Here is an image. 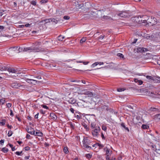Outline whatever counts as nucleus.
<instances>
[{"label":"nucleus","mask_w":160,"mask_h":160,"mask_svg":"<svg viewBox=\"0 0 160 160\" xmlns=\"http://www.w3.org/2000/svg\"><path fill=\"white\" fill-rule=\"evenodd\" d=\"M8 70L9 72L15 73L17 71L13 68L9 67H5L2 65L1 63H0V71Z\"/></svg>","instance_id":"f257e3e1"},{"label":"nucleus","mask_w":160,"mask_h":160,"mask_svg":"<svg viewBox=\"0 0 160 160\" xmlns=\"http://www.w3.org/2000/svg\"><path fill=\"white\" fill-rule=\"evenodd\" d=\"M91 143V141L88 139V137H84L82 141V143L84 148L88 150H90L91 148V147L88 146V145H90Z\"/></svg>","instance_id":"f03ea898"},{"label":"nucleus","mask_w":160,"mask_h":160,"mask_svg":"<svg viewBox=\"0 0 160 160\" xmlns=\"http://www.w3.org/2000/svg\"><path fill=\"white\" fill-rule=\"evenodd\" d=\"M23 51L24 52H39L41 51V49L40 48L35 47H31L23 48Z\"/></svg>","instance_id":"7ed1b4c3"},{"label":"nucleus","mask_w":160,"mask_h":160,"mask_svg":"<svg viewBox=\"0 0 160 160\" xmlns=\"http://www.w3.org/2000/svg\"><path fill=\"white\" fill-rule=\"evenodd\" d=\"M100 128L98 126H97L92 131V133L94 137H97L99 135V133L100 132Z\"/></svg>","instance_id":"20e7f679"},{"label":"nucleus","mask_w":160,"mask_h":160,"mask_svg":"<svg viewBox=\"0 0 160 160\" xmlns=\"http://www.w3.org/2000/svg\"><path fill=\"white\" fill-rule=\"evenodd\" d=\"M11 87L15 88H22L23 86L21 85L19 83H18L17 82H12L11 83Z\"/></svg>","instance_id":"39448f33"},{"label":"nucleus","mask_w":160,"mask_h":160,"mask_svg":"<svg viewBox=\"0 0 160 160\" xmlns=\"http://www.w3.org/2000/svg\"><path fill=\"white\" fill-rule=\"evenodd\" d=\"M118 15L123 18L129 17L130 16L129 13L126 11L123 12L118 14Z\"/></svg>","instance_id":"423d86ee"},{"label":"nucleus","mask_w":160,"mask_h":160,"mask_svg":"<svg viewBox=\"0 0 160 160\" xmlns=\"http://www.w3.org/2000/svg\"><path fill=\"white\" fill-rule=\"evenodd\" d=\"M27 132L31 135H35V131L33 128L30 127L26 128Z\"/></svg>","instance_id":"0eeeda50"},{"label":"nucleus","mask_w":160,"mask_h":160,"mask_svg":"<svg viewBox=\"0 0 160 160\" xmlns=\"http://www.w3.org/2000/svg\"><path fill=\"white\" fill-rule=\"evenodd\" d=\"M138 52H145L148 51V48H144L139 47L137 48Z\"/></svg>","instance_id":"6e6552de"},{"label":"nucleus","mask_w":160,"mask_h":160,"mask_svg":"<svg viewBox=\"0 0 160 160\" xmlns=\"http://www.w3.org/2000/svg\"><path fill=\"white\" fill-rule=\"evenodd\" d=\"M49 117H50V119H52L54 121L56 120L57 118V116L53 113H50Z\"/></svg>","instance_id":"1a4fd4ad"},{"label":"nucleus","mask_w":160,"mask_h":160,"mask_svg":"<svg viewBox=\"0 0 160 160\" xmlns=\"http://www.w3.org/2000/svg\"><path fill=\"white\" fill-rule=\"evenodd\" d=\"M104 150L106 152L105 155H111L112 154V151L107 147H105L104 148Z\"/></svg>","instance_id":"9d476101"},{"label":"nucleus","mask_w":160,"mask_h":160,"mask_svg":"<svg viewBox=\"0 0 160 160\" xmlns=\"http://www.w3.org/2000/svg\"><path fill=\"white\" fill-rule=\"evenodd\" d=\"M144 37H145L144 38L147 39L152 40L154 39V36L152 35L150 36L149 35L147 34L144 35Z\"/></svg>","instance_id":"9b49d317"},{"label":"nucleus","mask_w":160,"mask_h":160,"mask_svg":"<svg viewBox=\"0 0 160 160\" xmlns=\"http://www.w3.org/2000/svg\"><path fill=\"white\" fill-rule=\"evenodd\" d=\"M82 93L85 95H88L89 97H92L93 96L92 93L89 91H86Z\"/></svg>","instance_id":"f8f14e48"},{"label":"nucleus","mask_w":160,"mask_h":160,"mask_svg":"<svg viewBox=\"0 0 160 160\" xmlns=\"http://www.w3.org/2000/svg\"><path fill=\"white\" fill-rule=\"evenodd\" d=\"M69 103L73 104L75 103L76 102V100L75 99L73 98H70L69 100L68 101Z\"/></svg>","instance_id":"ddd939ff"},{"label":"nucleus","mask_w":160,"mask_h":160,"mask_svg":"<svg viewBox=\"0 0 160 160\" xmlns=\"http://www.w3.org/2000/svg\"><path fill=\"white\" fill-rule=\"evenodd\" d=\"M148 79V81L151 82L152 81L154 80L153 77L150 76H147L146 77Z\"/></svg>","instance_id":"4468645a"},{"label":"nucleus","mask_w":160,"mask_h":160,"mask_svg":"<svg viewBox=\"0 0 160 160\" xmlns=\"http://www.w3.org/2000/svg\"><path fill=\"white\" fill-rule=\"evenodd\" d=\"M35 136H38L40 137H42L43 135V134L42 132H40L39 131H38V132L36 131L35 133Z\"/></svg>","instance_id":"2eb2a0df"},{"label":"nucleus","mask_w":160,"mask_h":160,"mask_svg":"<svg viewBox=\"0 0 160 160\" xmlns=\"http://www.w3.org/2000/svg\"><path fill=\"white\" fill-rule=\"evenodd\" d=\"M18 47L17 46L14 47H12L10 48L9 49L11 51H16L17 52H18Z\"/></svg>","instance_id":"dca6fc26"},{"label":"nucleus","mask_w":160,"mask_h":160,"mask_svg":"<svg viewBox=\"0 0 160 160\" xmlns=\"http://www.w3.org/2000/svg\"><path fill=\"white\" fill-rule=\"evenodd\" d=\"M141 32L140 31L138 30L135 33V35L137 37L138 36V37H141L142 36V34L141 33Z\"/></svg>","instance_id":"f3484780"},{"label":"nucleus","mask_w":160,"mask_h":160,"mask_svg":"<svg viewBox=\"0 0 160 160\" xmlns=\"http://www.w3.org/2000/svg\"><path fill=\"white\" fill-rule=\"evenodd\" d=\"M121 125L122 127H123L125 130L127 131L128 132H129V130L128 128L125 126L124 123H123V122L121 124Z\"/></svg>","instance_id":"a211bd4d"},{"label":"nucleus","mask_w":160,"mask_h":160,"mask_svg":"<svg viewBox=\"0 0 160 160\" xmlns=\"http://www.w3.org/2000/svg\"><path fill=\"white\" fill-rule=\"evenodd\" d=\"M102 109L103 111H107L108 110V106L104 105L102 106Z\"/></svg>","instance_id":"6ab92c4d"},{"label":"nucleus","mask_w":160,"mask_h":160,"mask_svg":"<svg viewBox=\"0 0 160 160\" xmlns=\"http://www.w3.org/2000/svg\"><path fill=\"white\" fill-rule=\"evenodd\" d=\"M134 81L135 82H138V84L139 85H141L143 83L142 81L141 80H138V79H135L134 80Z\"/></svg>","instance_id":"aec40b11"},{"label":"nucleus","mask_w":160,"mask_h":160,"mask_svg":"<svg viewBox=\"0 0 160 160\" xmlns=\"http://www.w3.org/2000/svg\"><path fill=\"white\" fill-rule=\"evenodd\" d=\"M76 62L78 63H82L84 65H86L88 64L89 63V62H83L82 61H77Z\"/></svg>","instance_id":"412c9836"},{"label":"nucleus","mask_w":160,"mask_h":160,"mask_svg":"<svg viewBox=\"0 0 160 160\" xmlns=\"http://www.w3.org/2000/svg\"><path fill=\"white\" fill-rule=\"evenodd\" d=\"M149 128V126L147 125L143 124L142 126V128L144 129H147Z\"/></svg>","instance_id":"4be33fe9"},{"label":"nucleus","mask_w":160,"mask_h":160,"mask_svg":"<svg viewBox=\"0 0 160 160\" xmlns=\"http://www.w3.org/2000/svg\"><path fill=\"white\" fill-rule=\"evenodd\" d=\"M1 151L4 153H6L8 151V149L6 148H2Z\"/></svg>","instance_id":"5701e85b"},{"label":"nucleus","mask_w":160,"mask_h":160,"mask_svg":"<svg viewBox=\"0 0 160 160\" xmlns=\"http://www.w3.org/2000/svg\"><path fill=\"white\" fill-rule=\"evenodd\" d=\"M63 12L61 11H57L56 12V14L59 15H62L63 14Z\"/></svg>","instance_id":"b1692460"},{"label":"nucleus","mask_w":160,"mask_h":160,"mask_svg":"<svg viewBox=\"0 0 160 160\" xmlns=\"http://www.w3.org/2000/svg\"><path fill=\"white\" fill-rule=\"evenodd\" d=\"M55 20V19H52V20H51V19H46L45 20V22L46 23H47L48 22H50L53 21L54 22Z\"/></svg>","instance_id":"393cba45"},{"label":"nucleus","mask_w":160,"mask_h":160,"mask_svg":"<svg viewBox=\"0 0 160 160\" xmlns=\"http://www.w3.org/2000/svg\"><path fill=\"white\" fill-rule=\"evenodd\" d=\"M85 156L86 158L88 159L91 158H92V155L89 153L87 154Z\"/></svg>","instance_id":"a878e982"},{"label":"nucleus","mask_w":160,"mask_h":160,"mask_svg":"<svg viewBox=\"0 0 160 160\" xmlns=\"http://www.w3.org/2000/svg\"><path fill=\"white\" fill-rule=\"evenodd\" d=\"M117 56L118 57L122 58H124V55L122 54L121 53H118V54H117Z\"/></svg>","instance_id":"bb28decb"},{"label":"nucleus","mask_w":160,"mask_h":160,"mask_svg":"<svg viewBox=\"0 0 160 160\" xmlns=\"http://www.w3.org/2000/svg\"><path fill=\"white\" fill-rule=\"evenodd\" d=\"M64 38V37L60 35L58 37V40H62Z\"/></svg>","instance_id":"cd10ccee"},{"label":"nucleus","mask_w":160,"mask_h":160,"mask_svg":"<svg viewBox=\"0 0 160 160\" xmlns=\"http://www.w3.org/2000/svg\"><path fill=\"white\" fill-rule=\"evenodd\" d=\"M5 119H2V122H0V125H1L2 126H4L5 124Z\"/></svg>","instance_id":"c85d7f7f"},{"label":"nucleus","mask_w":160,"mask_h":160,"mask_svg":"<svg viewBox=\"0 0 160 160\" xmlns=\"http://www.w3.org/2000/svg\"><path fill=\"white\" fill-rule=\"evenodd\" d=\"M18 52H17V53H19L22 51H23V48H21L18 47Z\"/></svg>","instance_id":"c756f323"},{"label":"nucleus","mask_w":160,"mask_h":160,"mask_svg":"<svg viewBox=\"0 0 160 160\" xmlns=\"http://www.w3.org/2000/svg\"><path fill=\"white\" fill-rule=\"evenodd\" d=\"M26 81L30 83H31V82L33 81V79H30L27 78L26 80Z\"/></svg>","instance_id":"7c9ffc66"},{"label":"nucleus","mask_w":160,"mask_h":160,"mask_svg":"<svg viewBox=\"0 0 160 160\" xmlns=\"http://www.w3.org/2000/svg\"><path fill=\"white\" fill-rule=\"evenodd\" d=\"M12 134V132L11 130H9L8 133V137H10L11 136Z\"/></svg>","instance_id":"2f4dec72"},{"label":"nucleus","mask_w":160,"mask_h":160,"mask_svg":"<svg viewBox=\"0 0 160 160\" xmlns=\"http://www.w3.org/2000/svg\"><path fill=\"white\" fill-rule=\"evenodd\" d=\"M138 22L139 23H145L146 22V20H143V21H142V19L140 20V19H139V20L138 21Z\"/></svg>","instance_id":"473e14b6"},{"label":"nucleus","mask_w":160,"mask_h":160,"mask_svg":"<svg viewBox=\"0 0 160 160\" xmlns=\"http://www.w3.org/2000/svg\"><path fill=\"white\" fill-rule=\"evenodd\" d=\"M63 151L65 153H67L68 152L67 148L64 147L63 149Z\"/></svg>","instance_id":"72a5a7b5"},{"label":"nucleus","mask_w":160,"mask_h":160,"mask_svg":"<svg viewBox=\"0 0 160 160\" xmlns=\"http://www.w3.org/2000/svg\"><path fill=\"white\" fill-rule=\"evenodd\" d=\"M5 102V101L4 99H2L0 100V104L2 105Z\"/></svg>","instance_id":"f704fd0d"},{"label":"nucleus","mask_w":160,"mask_h":160,"mask_svg":"<svg viewBox=\"0 0 160 160\" xmlns=\"http://www.w3.org/2000/svg\"><path fill=\"white\" fill-rule=\"evenodd\" d=\"M96 125L93 123H92L91 124V127L92 128L94 129L96 126H95Z\"/></svg>","instance_id":"c9c22d12"},{"label":"nucleus","mask_w":160,"mask_h":160,"mask_svg":"<svg viewBox=\"0 0 160 160\" xmlns=\"http://www.w3.org/2000/svg\"><path fill=\"white\" fill-rule=\"evenodd\" d=\"M98 65V62H95L93 63L92 65H91V66L92 67H94L95 66H97V65Z\"/></svg>","instance_id":"e433bc0d"},{"label":"nucleus","mask_w":160,"mask_h":160,"mask_svg":"<svg viewBox=\"0 0 160 160\" xmlns=\"http://www.w3.org/2000/svg\"><path fill=\"white\" fill-rule=\"evenodd\" d=\"M38 82L37 80L35 79H33V81L31 82V83L32 84H35L36 83H37Z\"/></svg>","instance_id":"4c0bfd02"},{"label":"nucleus","mask_w":160,"mask_h":160,"mask_svg":"<svg viewBox=\"0 0 160 160\" xmlns=\"http://www.w3.org/2000/svg\"><path fill=\"white\" fill-rule=\"evenodd\" d=\"M158 110L157 108H151L150 109V110L151 111H156Z\"/></svg>","instance_id":"58836bf2"},{"label":"nucleus","mask_w":160,"mask_h":160,"mask_svg":"<svg viewBox=\"0 0 160 160\" xmlns=\"http://www.w3.org/2000/svg\"><path fill=\"white\" fill-rule=\"evenodd\" d=\"M155 118L159 120L160 119V114L156 115L155 116Z\"/></svg>","instance_id":"ea45409f"},{"label":"nucleus","mask_w":160,"mask_h":160,"mask_svg":"<svg viewBox=\"0 0 160 160\" xmlns=\"http://www.w3.org/2000/svg\"><path fill=\"white\" fill-rule=\"evenodd\" d=\"M106 155V160H111L110 159V156H111L110 155Z\"/></svg>","instance_id":"a19ab883"},{"label":"nucleus","mask_w":160,"mask_h":160,"mask_svg":"<svg viewBox=\"0 0 160 160\" xmlns=\"http://www.w3.org/2000/svg\"><path fill=\"white\" fill-rule=\"evenodd\" d=\"M124 89L123 88H118L117 89L118 91L119 92L123 91H124Z\"/></svg>","instance_id":"79ce46f5"},{"label":"nucleus","mask_w":160,"mask_h":160,"mask_svg":"<svg viewBox=\"0 0 160 160\" xmlns=\"http://www.w3.org/2000/svg\"><path fill=\"white\" fill-rule=\"evenodd\" d=\"M102 129L104 131H106L107 130V127L104 125H102Z\"/></svg>","instance_id":"37998d69"},{"label":"nucleus","mask_w":160,"mask_h":160,"mask_svg":"<svg viewBox=\"0 0 160 160\" xmlns=\"http://www.w3.org/2000/svg\"><path fill=\"white\" fill-rule=\"evenodd\" d=\"M40 113L42 114H44L45 113V111L42 109H41L40 112Z\"/></svg>","instance_id":"c03bdc74"},{"label":"nucleus","mask_w":160,"mask_h":160,"mask_svg":"<svg viewBox=\"0 0 160 160\" xmlns=\"http://www.w3.org/2000/svg\"><path fill=\"white\" fill-rule=\"evenodd\" d=\"M63 18L65 20H68L70 18V17L68 16H65L63 17Z\"/></svg>","instance_id":"a18cd8bd"},{"label":"nucleus","mask_w":160,"mask_h":160,"mask_svg":"<svg viewBox=\"0 0 160 160\" xmlns=\"http://www.w3.org/2000/svg\"><path fill=\"white\" fill-rule=\"evenodd\" d=\"M31 4L34 5H35L36 4V2L35 1H32L31 2Z\"/></svg>","instance_id":"49530a36"},{"label":"nucleus","mask_w":160,"mask_h":160,"mask_svg":"<svg viewBox=\"0 0 160 160\" xmlns=\"http://www.w3.org/2000/svg\"><path fill=\"white\" fill-rule=\"evenodd\" d=\"M41 106L43 108L46 109H48V108L46 105H42Z\"/></svg>","instance_id":"de8ad7c7"},{"label":"nucleus","mask_w":160,"mask_h":160,"mask_svg":"<svg viewBox=\"0 0 160 160\" xmlns=\"http://www.w3.org/2000/svg\"><path fill=\"white\" fill-rule=\"evenodd\" d=\"M22 153V151L20 152H15V153L18 155H20Z\"/></svg>","instance_id":"09e8293b"},{"label":"nucleus","mask_w":160,"mask_h":160,"mask_svg":"<svg viewBox=\"0 0 160 160\" xmlns=\"http://www.w3.org/2000/svg\"><path fill=\"white\" fill-rule=\"evenodd\" d=\"M24 148L25 151H28L30 150V148L28 146H27L25 147Z\"/></svg>","instance_id":"8fccbe9b"},{"label":"nucleus","mask_w":160,"mask_h":160,"mask_svg":"<svg viewBox=\"0 0 160 160\" xmlns=\"http://www.w3.org/2000/svg\"><path fill=\"white\" fill-rule=\"evenodd\" d=\"M70 127L72 129H74V125L72 123H71L70 125Z\"/></svg>","instance_id":"3c124183"},{"label":"nucleus","mask_w":160,"mask_h":160,"mask_svg":"<svg viewBox=\"0 0 160 160\" xmlns=\"http://www.w3.org/2000/svg\"><path fill=\"white\" fill-rule=\"evenodd\" d=\"M98 146L100 148H102L103 147V146L102 144H101L99 143H98Z\"/></svg>","instance_id":"603ef678"},{"label":"nucleus","mask_w":160,"mask_h":160,"mask_svg":"<svg viewBox=\"0 0 160 160\" xmlns=\"http://www.w3.org/2000/svg\"><path fill=\"white\" fill-rule=\"evenodd\" d=\"M30 135L28 134H27L26 135V138L28 139H30Z\"/></svg>","instance_id":"864d4df0"},{"label":"nucleus","mask_w":160,"mask_h":160,"mask_svg":"<svg viewBox=\"0 0 160 160\" xmlns=\"http://www.w3.org/2000/svg\"><path fill=\"white\" fill-rule=\"evenodd\" d=\"M4 142V140H1L0 141V144L1 145H3Z\"/></svg>","instance_id":"5fc2aeb1"},{"label":"nucleus","mask_w":160,"mask_h":160,"mask_svg":"<svg viewBox=\"0 0 160 160\" xmlns=\"http://www.w3.org/2000/svg\"><path fill=\"white\" fill-rule=\"evenodd\" d=\"M70 111L73 113H74V109L72 108H71L70 109Z\"/></svg>","instance_id":"6e6d98bb"},{"label":"nucleus","mask_w":160,"mask_h":160,"mask_svg":"<svg viewBox=\"0 0 160 160\" xmlns=\"http://www.w3.org/2000/svg\"><path fill=\"white\" fill-rule=\"evenodd\" d=\"M101 137L103 139H104V140L105 139V137L104 136L103 134L102 133V132L101 133Z\"/></svg>","instance_id":"4d7b16f0"},{"label":"nucleus","mask_w":160,"mask_h":160,"mask_svg":"<svg viewBox=\"0 0 160 160\" xmlns=\"http://www.w3.org/2000/svg\"><path fill=\"white\" fill-rule=\"evenodd\" d=\"M31 24H29V23H28V24H27L25 25H24V26L26 27H30V25H31Z\"/></svg>","instance_id":"13d9d810"},{"label":"nucleus","mask_w":160,"mask_h":160,"mask_svg":"<svg viewBox=\"0 0 160 160\" xmlns=\"http://www.w3.org/2000/svg\"><path fill=\"white\" fill-rule=\"evenodd\" d=\"M104 37V35H101L99 37L98 39H103Z\"/></svg>","instance_id":"bf43d9fd"},{"label":"nucleus","mask_w":160,"mask_h":160,"mask_svg":"<svg viewBox=\"0 0 160 160\" xmlns=\"http://www.w3.org/2000/svg\"><path fill=\"white\" fill-rule=\"evenodd\" d=\"M34 78H37L38 79H41V77L40 76H38L37 77H34Z\"/></svg>","instance_id":"052dcab7"},{"label":"nucleus","mask_w":160,"mask_h":160,"mask_svg":"<svg viewBox=\"0 0 160 160\" xmlns=\"http://www.w3.org/2000/svg\"><path fill=\"white\" fill-rule=\"evenodd\" d=\"M7 107L9 108L11 106V104L10 103H8L7 104Z\"/></svg>","instance_id":"680f3d73"},{"label":"nucleus","mask_w":160,"mask_h":160,"mask_svg":"<svg viewBox=\"0 0 160 160\" xmlns=\"http://www.w3.org/2000/svg\"><path fill=\"white\" fill-rule=\"evenodd\" d=\"M103 18L104 19H107L109 18L107 16H104L103 17Z\"/></svg>","instance_id":"e2e57ef3"},{"label":"nucleus","mask_w":160,"mask_h":160,"mask_svg":"<svg viewBox=\"0 0 160 160\" xmlns=\"http://www.w3.org/2000/svg\"><path fill=\"white\" fill-rule=\"evenodd\" d=\"M5 28L4 27L2 26H0V29L3 30Z\"/></svg>","instance_id":"0e129e2a"},{"label":"nucleus","mask_w":160,"mask_h":160,"mask_svg":"<svg viewBox=\"0 0 160 160\" xmlns=\"http://www.w3.org/2000/svg\"><path fill=\"white\" fill-rule=\"evenodd\" d=\"M98 65H103L104 64V63L102 62H98Z\"/></svg>","instance_id":"69168bd1"},{"label":"nucleus","mask_w":160,"mask_h":160,"mask_svg":"<svg viewBox=\"0 0 160 160\" xmlns=\"http://www.w3.org/2000/svg\"><path fill=\"white\" fill-rule=\"evenodd\" d=\"M39 115V113H38L35 116V118H38V116Z\"/></svg>","instance_id":"338daca9"},{"label":"nucleus","mask_w":160,"mask_h":160,"mask_svg":"<svg viewBox=\"0 0 160 160\" xmlns=\"http://www.w3.org/2000/svg\"><path fill=\"white\" fill-rule=\"evenodd\" d=\"M10 115L11 116H13V113L12 111V110H10Z\"/></svg>","instance_id":"774afa93"}]
</instances>
